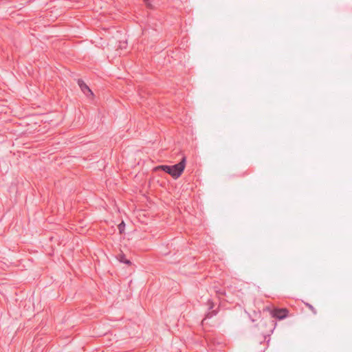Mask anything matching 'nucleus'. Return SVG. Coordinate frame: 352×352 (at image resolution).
Listing matches in <instances>:
<instances>
[{"label":"nucleus","mask_w":352,"mask_h":352,"mask_svg":"<svg viewBox=\"0 0 352 352\" xmlns=\"http://www.w3.org/2000/svg\"><path fill=\"white\" fill-rule=\"evenodd\" d=\"M186 157L183 156L181 161L173 166L160 165L155 167V170H162L169 174L173 178L177 179L181 176L186 167Z\"/></svg>","instance_id":"2"},{"label":"nucleus","mask_w":352,"mask_h":352,"mask_svg":"<svg viewBox=\"0 0 352 352\" xmlns=\"http://www.w3.org/2000/svg\"><path fill=\"white\" fill-rule=\"evenodd\" d=\"M120 261H121L122 262L125 263H126V264H127V265H130V264L131 263V261H130L129 260L124 259V255H123V256H122V258H121Z\"/></svg>","instance_id":"9"},{"label":"nucleus","mask_w":352,"mask_h":352,"mask_svg":"<svg viewBox=\"0 0 352 352\" xmlns=\"http://www.w3.org/2000/svg\"><path fill=\"white\" fill-rule=\"evenodd\" d=\"M305 305L314 314L316 315L317 314L316 309L311 304L305 302Z\"/></svg>","instance_id":"6"},{"label":"nucleus","mask_w":352,"mask_h":352,"mask_svg":"<svg viewBox=\"0 0 352 352\" xmlns=\"http://www.w3.org/2000/svg\"><path fill=\"white\" fill-rule=\"evenodd\" d=\"M124 227H125V224H124V221H122V223H120L118 225V229H119L120 233H122V232L124 229Z\"/></svg>","instance_id":"8"},{"label":"nucleus","mask_w":352,"mask_h":352,"mask_svg":"<svg viewBox=\"0 0 352 352\" xmlns=\"http://www.w3.org/2000/svg\"><path fill=\"white\" fill-rule=\"evenodd\" d=\"M273 320L270 319H261L257 324L258 330L260 331L261 338L258 339L257 343L261 346L258 349V352H265L267 347V344L265 342V340L267 336L273 331L274 323Z\"/></svg>","instance_id":"1"},{"label":"nucleus","mask_w":352,"mask_h":352,"mask_svg":"<svg viewBox=\"0 0 352 352\" xmlns=\"http://www.w3.org/2000/svg\"><path fill=\"white\" fill-rule=\"evenodd\" d=\"M146 6L149 9H153V6L151 3V0H144Z\"/></svg>","instance_id":"7"},{"label":"nucleus","mask_w":352,"mask_h":352,"mask_svg":"<svg viewBox=\"0 0 352 352\" xmlns=\"http://www.w3.org/2000/svg\"><path fill=\"white\" fill-rule=\"evenodd\" d=\"M78 84L81 91L85 95H87V96H88V95L94 96V94L91 91V90L89 89V87L82 80H78Z\"/></svg>","instance_id":"4"},{"label":"nucleus","mask_w":352,"mask_h":352,"mask_svg":"<svg viewBox=\"0 0 352 352\" xmlns=\"http://www.w3.org/2000/svg\"><path fill=\"white\" fill-rule=\"evenodd\" d=\"M217 311L216 310H211V311H209L206 315V317L203 320L202 322L206 319V318H212V316L217 315Z\"/></svg>","instance_id":"5"},{"label":"nucleus","mask_w":352,"mask_h":352,"mask_svg":"<svg viewBox=\"0 0 352 352\" xmlns=\"http://www.w3.org/2000/svg\"><path fill=\"white\" fill-rule=\"evenodd\" d=\"M289 311L286 308L282 309H274L271 311V314L273 318L283 320L288 316Z\"/></svg>","instance_id":"3"},{"label":"nucleus","mask_w":352,"mask_h":352,"mask_svg":"<svg viewBox=\"0 0 352 352\" xmlns=\"http://www.w3.org/2000/svg\"><path fill=\"white\" fill-rule=\"evenodd\" d=\"M208 305L210 306V309H212L214 307L213 302H211L210 300H208Z\"/></svg>","instance_id":"10"}]
</instances>
